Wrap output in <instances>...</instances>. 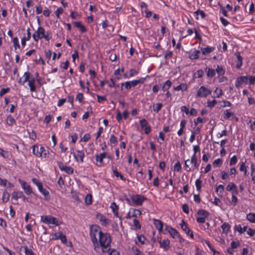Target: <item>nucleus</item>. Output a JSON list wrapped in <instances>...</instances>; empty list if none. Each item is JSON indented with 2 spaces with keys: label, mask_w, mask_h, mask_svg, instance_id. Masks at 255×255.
<instances>
[{
  "label": "nucleus",
  "mask_w": 255,
  "mask_h": 255,
  "mask_svg": "<svg viewBox=\"0 0 255 255\" xmlns=\"http://www.w3.org/2000/svg\"><path fill=\"white\" fill-rule=\"evenodd\" d=\"M98 248H94V251L100 253L101 251V248L102 253H108L110 250V246L111 243V237L109 234L107 233H102V235H100L98 239Z\"/></svg>",
  "instance_id": "nucleus-1"
},
{
  "label": "nucleus",
  "mask_w": 255,
  "mask_h": 255,
  "mask_svg": "<svg viewBox=\"0 0 255 255\" xmlns=\"http://www.w3.org/2000/svg\"><path fill=\"white\" fill-rule=\"evenodd\" d=\"M102 231L101 228L96 225H92L90 228V236L91 238L92 242L94 248H98V240L99 236L102 235Z\"/></svg>",
  "instance_id": "nucleus-2"
},
{
  "label": "nucleus",
  "mask_w": 255,
  "mask_h": 255,
  "mask_svg": "<svg viewBox=\"0 0 255 255\" xmlns=\"http://www.w3.org/2000/svg\"><path fill=\"white\" fill-rule=\"evenodd\" d=\"M130 199L134 205L141 206L143 202L147 199L142 195L136 194L130 196Z\"/></svg>",
  "instance_id": "nucleus-3"
},
{
  "label": "nucleus",
  "mask_w": 255,
  "mask_h": 255,
  "mask_svg": "<svg viewBox=\"0 0 255 255\" xmlns=\"http://www.w3.org/2000/svg\"><path fill=\"white\" fill-rule=\"evenodd\" d=\"M211 94V91L204 86H201L198 90L196 97L206 98Z\"/></svg>",
  "instance_id": "nucleus-4"
},
{
  "label": "nucleus",
  "mask_w": 255,
  "mask_h": 255,
  "mask_svg": "<svg viewBox=\"0 0 255 255\" xmlns=\"http://www.w3.org/2000/svg\"><path fill=\"white\" fill-rule=\"evenodd\" d=\"M41 221L46 224H52L56 226L59 225L56 218L51 216H42Z\"/></svg>",
  "instance_id": "nucleus-5"
},
{
  "label": "nucleus",
  "mask_w": 255,
  "mask_h": 255,
  "mask_svg": "<svg viewBox=\"0 0 255 255\" xmlns=\"http://www.w3.org/2000/svg\"><path fill=\"white\" fill-rule=\"evenodd\" d=\"M45 29L43 27L40 26L37 30L33 34L32 37L34 41L37 42L39 39L43 38Z\"/></svg>",
  "instance_id": "nucleus-6"
},
{
  "label": "nucleus",
  "mask_w": 255,
  "mask_h": 255,
  "mask_svg": "<svg viewBox=\"0 0 255 255\" xmlns=\"http://www.w3.org/2000/svg\"><path fill=\"white\" fill-rule=\"evenodd\" d=\"M181 229L185 232V234L189 236L191 238H193L194 235L192 231L189 228L187 223L182 220L181 223L180 224Z\"/></svg>",
  "instance_id": "nucleus-7"
},
{
  "label": "nucleus",
  "mask_w": 255,
  "mask_h": 255,
  "mask_svg": "<svg viewBox=\"0 0 255 255\" xmlns=\"http://www.w3.org/2000/svg\"><path fill=\"white\" fill-rule=\"evenodd\" d=\"M165 230L167 231L174 239H177V237H179V233L176 229L172 228L171 227L166 225Z\"/></svg>",
  "instance_id": "nucleus-8"
},
{
  "label": "nucleus",
  "mask_w": 255,
  "mask_h": 255,
  "mask_svg": "<svg viewBox=\"0 0 255 255\" xmlns=\"http://www.w3.org/2000/svg\"><path fill=\"white\" fill-rule=\"evenodd\" d=\"M58 165L61 170L64 171L68 174H71L73 172L72 168L64 165L62 162H58Z\"/></svg>",
  "instance_id": "nucleus-9"
},
{
  "label": "nucleus",
  "mask_w": 255,
  "mask_h": 255,
  "mask_svg": "<svg viewBox=\"0 0 255 255\" xmlns=\"http://www.w3.org/2000/svg\"><path fill=\"white\" fill-rule=\"evenodd\" d=\"M248 77L247 76H241L238 77L235 82V86L237 88L240 87L243 83H248Z\"/></svg>",
  "instance_id": "nucleus-10"
},
{
  "label": "nucleus",
  "mask_w": 255,
  "mask_h": 255,
  "mask_svg": "<svg viewBox=\"0 0 255 255\" xmlns=\"http://www.w3.org/2000/svg\"><path fill=\"white\" fill-rule=\"evenodd\" d=\"M44 147L41 146L39 148L38 146L34 145L33 146V153L37 157L42 156V150Z\"/></svg>",
  "instance_id": "nucleus-11"
},
{
  "label": "nucleus",
  "mask_w": 255,
  "mask_h": 255,
  "mask_svg": "<svg viewBox=\"0 0 255 255\" xmlns=\"http://www.w3.org/2000/svg\"><path fill=\"white\" fill-rule=\"evenodd\" d=\"M54 236L55 237V239H60L61 241V242L64 244H66L67 243L66 237L65 235L62 234L61 232L55 233Z\"/></svg>",
  "instance_id": "nucleus-12"
},
{
  "label": "nucleus",
  "mask_w": 255,
  "mask_h": 255,
  "mask_svg": "<svg viewBox=\"0 0 255 255\" xmlns=\"http://www.w3.org/2000/svg\"><path fill=\"white\" fill-rule=\"evenodd\" d=\"M159 243L161 248L164 249L165 250H168L170 244V241L168 239H167L163 241H160Z\"/></svg>",
  "instance_id": "nucleus-13"
},
{
  "label": "nucleus",
  "mask_w": 255,
  "mask_h": 255,
  "mask_svg": "<svg viewBox=\"0 0 255 255\" xmlns=\"http://www.w3.org/2000/svg\"><path fill=\"white\" fill-rule=\"evenodd\" d=\"M201 52L200 50L194 49V50L191 52L189 55V58L191 60L198 59L200 56Z\"/></svg>",
  "instance_id": "nucleus-14"
},
{
  "label": "nucleus",
  "mask_w": 255,
  "mask_h": 255,
  "mask_svg": "<svg viewBox=\"0 0 255 255\" xmlns=\"http://www.w3.org/2000/svg\"><path fill=\"white\" fill-rule=\"evenodd\" d=\"M153 224L155 226V228L159 231V232H161L163 229V223L161 221L158 219H153Z\"/></svg>",
  "instance_id": "nucleus-15"
},
{
  "label": "nucleus",
  "mask_w": 255,
  "mask_h": 255,
  "mask_svg": "<svg viewBox=\"0 0 255 255\" xmlns=\"http://www.w3.org/2000/svg\"><path fill=\"white\" fill-rule=\"evenodd\" d=\"M110 158V156L107 154L106 152H103L102 153L97 154L96 156V161L100 163L102 162L103 158Z\"/></svg>",
  "instance_id": "nucleus-16"
},
{
  "label": "nucleus",
  "mask_w": 255,
  "mask_h": 255,
  "mask_svg": "<svg viewBox=\"0 0 255 255\" xmlns=\"http://www.w3.org/2000/svg\"><path fill=\"white\" fill-rule=\"evenodd\" d=\"M97 219L100 221V222L102 223L103 225H107L109 224L108 220L107 218H106L105 216L102 214H98L97 216Z\"/></svg>",
  "instance_id": "nucleus-17"
},
{
  "label": "nucleus",
  "mask_w": 255,
  "mask_h": 255,
  "mask_svg": "<svg viewBox=\"0 0 255 255\" xmlns=\"http://www.w3.org/2000/svg\"><path fill=\"white\" fill-rule=\"evenodd\" d=\"M21 186L26 194H30L32 193V191L30 186L28 185L26 183L23 182L21 184Z\"/></svg>",
  "instance_id": "nucleus-18"
},
{
  "label": "nucleus",
  "mask_w": 255,
  "mask_h": 255,
  "mask_svg": "<svg viewBox=\"0 0 255 255\" xmlns=\"http://www.w3.org/2000/svg\"><path fill=\"white\" fill-rule=\"evenodd\" d=\"M235 54L237 58L236 67L240 69L243 65V59L239 52L236 53Z\"/></svg>",
  "instance_id": "nucleus-19"
},
{
  "label": "nucleus",
  "mask_w": 255,
  "mask_h": 255,
  "mask_svg": "<svg viewBox=\"0 0 255 255\" xmlns=\"http://www.w3.org/2000/svg\"><path fill=\"white\" fill-rule=\"evenodd\" d=\"M187 85L186 83H181L176 87H174L173 89L175 91H186L187 90Z\"/></svg>",
  "instance_id": "nucleus-20"
},
{
  "label": "nucleus",
  "mask_w": 255,
  "mask_h": 255,
  "mask_svg": "<svg viewBox=\"0 0 255 255\" xmlns=\"http://www.w3.org/2000/svg\"><path fill=\"white\" fill-rule=\"evenodd\" d=\"M215 48L214 47L207 46L205 48H202L201 51L203 55H206L213 51L215 50Z\"/></svg>",
  "instance_id": "nucleus-21"
},
{
  "label": "nucleus",
  "mask_w": 255,
  "mask_h": 255,
  "mask_svg": "<svg viewBox=\"0 0 255 255\" xmlns=\"http://www.w3.org/2000/svg\"><path fill=\"white\" fill-rule=\"evenodd\" d=\"M190 163H193L194 164V167L196 169H198L199 166V163L198 162L197 158L195 154H194L191 157V160L190 161Z\"/></svg>",
  "instance_id": "nucleus-22"
},
{
  "label": "nucleus",
  "mask_w": 255,
  "mask_h": 255,
  "mask_svg": "<svg viewBox=\"0 0 255 255\" xmlns=\"http://www.w3.org/2000/svg\"><path fill=\"white\" fill-rule=\"evenodd\" d=\"M28 85L30 88L31 92H34L35 91L36 87L35 86V79L34 78H31L28 81Z\"/></svg>",
  "instance_id": "nucleus-23"
},
{
  "label": "nucleus",
  "mask_w": 255,
  "mask_h": 255,
  "mask_svg": "<svg viewBox=\"0 0 255 255\" xmlns=\"http://www.w3.org/2000/svg\"><path fill=\"white\" fill-rule=\"evenodd\" d=\"M172 85V83L170 80H167L165 82L163 83V85L162 86V90L163 91L165 92L168 91V90L170 88Z\"/></svg>",
  "instance_id": "nucleus-24"
},
{
  "label": "nucleus",
  "mask_w": 255,
  "mask_h": 255,
  "mask_svg": "<svg viewBox=\"0 0 255 255\" xmlns=\"http://www.w3.org/2000/svg\"><path fill=\"white\" fill-rule=\"evenodd\" d=\"M30 73L29 72H25L23 75V77H24L23 81H22L21 78H20L18 81L19 83H20L22 85H23L26 82L29 80V78L30 77Z\"/></svg>",
  "instance_id": "nucleus-25"
},
{
  "label": "nucleus",
  "mask_w": 255,
  "mask_h": 255,
  "mask_svg": "<svg viewBox=\"0 0 255 255\" xmlns=\"http://www.w3.org/2000/svg\"><path fill=\"white\" fill-rule=\"evenodd\" d=\"M248 229L247 226H244L243 228L241 225H236L235 227V231H238L240 234H242L246 232Z\"/></svg>",
  "instance_id": "nucleus-26"
},
{
  "label": "nucleus",
  "mask_w": 255,
  "mask_h": 255,
  "mask_svg": "<svg viewBox=\"0 0 255 255\" xmlns=\"http://www.w3.org/2000/svg\"><path fill=\"white\" fill-rule=\"evenodd\" d=\"M93 197L91 194H87L85 199V203L86 205L89 206L92 204Z\"/></svg>",
  "instance_id": "nucleus-27"
},
{
  "label": "nucleus",
  "mask_w": 255,
  "mask_h": 255,
  "mask_svg": "<svg viewBox=\"0 0 255 255\" xmlns=\"http://www.w3.org/2000/svg\"><path fill=\"white\" fill-rule=\"evenodd\" d=\"M23 196L22 192L14 191L12 194V198L15 200H17L19 198Z\"/></svg>",
  "instance_id": "nucleus-28"
},
{
  "label": "nucleus",
  "mask_w": 255,
  "mask_h": 255,
  "mask_svg": "<svg viewBox=\"0 0 255 255\" xmlns=\"http://www.w3.org/2000/svg\"><path fill=\"white\" fill-rule=\"evenodd\" d=\"M206 72L207 73V76L208 77L212 78V77H214L216 74L215 70L210 68H206Z\"/></svg>",
  "instance_id": "nucleus-29"
},
{
  "label": "nucleus",
  "mask_w": 255,
  "mask_h": 255,
  "mask_svg": "<svg viewBox=\"0 0 255 255\" xmlns=\"http://www.w3.org/2000/svg\"><path fill=\"white\" fill-rule=\"evenodd\" d=\"M230 228L231 227L230 225L227 223H224L221 226V228L223 230V233L226 234H227L228 232L230 231Z\"/></svg>",
  "instance_id": "nucleus-30"
},
{
  "label": "nucleus",
  "mask_w": 255,
  "mask_h": 255,
  "mask_svg": "<svg viewBox=\"0 0 255 255\" xmlns=\"http://www.w3.org/2000/svg\"><path fill=\"white\" fill-rule=\"evenodd\" d=\"M130 211L132 213L131 216L134 217H138L141 214V211L138 209L130 208Z\"/></svg>",
  "instance_id": "nucleus-31"
},
{
  "label": "nucleus",
  "mask_w": 255,
  "mask_h": 255,
  "mask_svg": "<svg viewBox=\"0 0 255 255\" xmlns=\"http://www.w3.org/2000/svg\"><path fill=\"white\" fill-rule=\"evenodd\" d=\"M199 217H208L209 216V213L205 210H199L197 212Z\"/></svg>",
  "instance_id": "nucleus-32"
},
{
  "label": "nucleus",
  "mask_w": 255,
  "mask_h": 255,
  "mask_svg": "<svg viewBox=\"0 0 255 255\" xmlns=\"http://www.w3.org/2000/svg\"><path fill=\"white\" fill-rule=\"evenodd\" d=\"M9 194L8 193L6 190H5L3 193L2 202L3 203H6L9 199Z\"/></svg>",
  "instance_id": "nucleus-33"
},
{
  "label": "nucleus",
  "mask_w": 255,
  "mask_h": 255,
  "mask_svg": "<svg viewBox=\"0 0 255 255\" xmlns=\"http://www.w3.org/2000/svg\"><path fill=\"white\" fill-rule=\"evenodd\" d=\"M39 191L45 197L46 200H48L50 198L49 193L48 190L43 188L39 189Z\"/></svg>",
  "instance_id": "nucleus-34"
},
{
  "label": "nucleus",
  "mask_w": 255,
  "mask_h": 255,
  "mask_svg": "<svg viewBox=\"0 0 255 255\" xmlns=\"http://www.w3.org/2000/svg\"><path fill=\"white\" fill-rule=\"evenodd\" d=\"M215 71L218 73L219 76L223 75L225 73V69L222 66L219 65H217Z\"/></svg>",
  "instance_id": "nucleus-35"
},
{
  "label": "nucleus",
  "mask_w": 255,
  "mask_h": 255,
  "mask_svg": "<svg viewBox=\"0 0 255 255\" xmlns=\"http://www.w3.org/2000/svg\"><path fill=\"white\" fill-rule=\"evenodd\" d=\"M247 219L251 223H255V213L248 214Z\"/></svg>",
  "instance_id": "nucleus-36"
},
{
  "label": "nucleus",
  "mask_w": 255,
  "mask_h": 255,
  "mask_svg": "<svg viewBox=\"0 0 255 255\" xmlns=\"http://www.w3.org/2000/svg\"><path fill=\"white\" fill-rule=\"evenodd\" d=\"M251 176L253 182L255 183V168L253 163L251 165Z\"/></svg>",
  "instance_id": "nucleus-37"
},
{
  "label": "nucleus",
  "mask_w": 255,
  "mask_h": 255,
  "mask_svg": "<svg viewBox=\"0 0 255 255\" xmlns=\"http://www.w3.org/2000/svg\"><path fill=\"white\" fill-rule=\"evenodd\" d=\"M224 118L225 119H228L231 117L233 116L234 115V113L230 112V110H225L224 112Z\"/></svg>",
  "instance_id": "nucleus-38"
},
{
  "label": "nucleus",
  "mask_w": 255,
  "mask_h": 255,
  "mask_svg": "<svg viewBox=\"0 0 255 255\" xmlns=\"http://www.w3.org/2000/svg\"><path fill=\"white\" fill-rule=\"evenodd\" d=\"M236 186V184L233 182H230L226 187V189L228 191H231Z\"/></svg>",
  "instance_id": "nucleus-39"
},
{
  "label": "nucleus",
  "mask_w": 255,
  "mask_h": 255,
  "mask_svg": "<svg viewBox=\"0 0 255 255\" xmlns=\"http://www.w3.org/2000/svg\"><path fill=\"white\" fill-rule=\"evenodd\" d=\"M223 161L220 158H218L215 160L213 163V165L214 167H218L222 165Z\"/></svg>",
  "instance_id": "nucleus-40"
},
{
  "label": "nucleus",
  "mask_w": 255,
  "mask_h": 255,
  "mask_svg": "<svg viewBox=\"0 0 255 255\" xmlns=\"http://www.w3.org/2000/svg\"><path fill=\"white\" fill-rule=\"evenodd\" d=\"M92 114V111L91 108H90L88 110L87 112H86L82 117V119L83 120H86L90 116V114Z\"/></svg>",
  "instance_id": "nucleus-41"
},
{
  "label": "nucleus",
  "mask_w": 255,
  "mask_h": 255,
  "mask_svg": "<svg viewBox=\"0 0 255 255\" xmlns=\"http://www.w3.org/2000/svg\"><path fill=\"white\" fill-rule=\"evenodd\" d=\"M162 107V104L161 103H158L156 104L155 107H153V111L155 113H158L161 109Z\"/></svg>",
  "instance_id": "nucleus-42"
},
{
  "label": "nucleus",
  "mask_w": 255,
  "mask_h": 255,
  "mask_svg": "<svg viewBox=\"0 0 255 255\" xmlns=\"http://www.w3.org/2000/svg\"><path fill=\"white\" fill-rule=\"evenodd\" d=\"M13 43L14 44L15 50H16L17 48L20 47V45L18 42V39L17 37H14L13 38Z\"/></svg>",
  "instance_id": "nucleus-43"
},
{
  "label": "nucleus",
  "mask_w": 255,
  "mask_h": 255,
  "mask_svg": "<svg viewBox=\"0 0 255 255\" xmlns=\"http://www.w3.org/2000/svg\"><path fill=\"white\" fill-rule=\"evenodd\" d=\"M240 245L239 241H233L231 243V248L233 249H237L240 246Z\"/></svg>",
  "instance_id": "nucleus-44"
},
{
  "label": "nucleus",
  "mask_w": 255,
  "mask_h": 255,
  "mask_svg": "<svg viewBox=\"0 0 255 255\" xmlns=\"http://www.w3.org/2000/svg\"><path fill=\"white\" fill-rule=\"evenodd\" d=\"M202 181L200 179H198L195 181V185L198 191H200L201 189Z\"/></svg>",
  "instance_id": "nucleus-45"
},
{
  "label": "nucleus",
  "mask_w": 255,
  "mask_h": 255,
  "mask_svg": "<svg viewBox=\"0 0 255 255\" xmlns=\"http://www.w3.org/2000/svg\"><path fill=\"white\" fill-rule=\"evenodd\" d=\"M207 103V107H209L210 108H212L213 107H214L215 105L216 104L217 101L216 100H213L211 101H208Z\"/></svg>",
  "instance_id": "nucleus-46"
},
{
  "label": "nucleus",
  "mask_w": 255,
  "mask_h": 255,
  "mask_svg": "<svg viewBox=\"0 0 255 255\" xmlns=\"http://www.w3.org/2000/svg\"><path fill=\"white\" fill-rule=\"evenodd\" d=\"M133 225L136 228V229H137L138 230H140L141 229V226L139 221L137 219H134L133 220Z\"/></svg>",
  "instance_id": "nucleus-47"
},
{
  "label": "nucleus",
  "mask_w": 255,
  "mask_h": 255,
  "mask_svg": "<svg viewBox=\"0 0 255 255\" xmlns=\"http://www.w3.org/2000/svg\"><path fill=\"white\" fill-rule=\"evenodd\" d=\"M15 122L14 119L11 116H9L7 118V124L8 125H12V124Z\"/></svg>",
  "instance_id": "nucleus-48"
},
{
  "label": "nucleus",
  "mask_w": 255,
  "mask_h": 255,
  "mask_svg": "<svg viewBox=\"0 0 255 255\" xmlns=\"http://www.w3.org/2000/svg\"><path fill=\"white\" fill-rule=\"evenodd\" d=\"M214 93L216 94L215 97L219 98L223 94L222 90L220 89L216 88L214 91Z\"/></svg>",
  "instance_id": "nucleus-49"
},
{
  "label": "nucleus",
  "mask_w": 255,
  "mask_h": 255,
  "mask_svg": "<svg viewBox=\"0 0 255 255\" xmlns=\"http://www.w3.org/2000/svg\"><path fill=\"white\" fill-rule=\"evenodd\" d=\"M123 86H125V87L127 89H130L132 87L131 85H130V81H127L125 83H122V86H121V90H123Z\"/></svg>",
  "instance_id": "nucleus-50"
},
{
  "label": "nucleus",
  "mask_w": 255,
  "mask_h": 255,
  "mask_svg": "<svg viewBox=\"0 0 255 255\" xmlns=\"http://www.w3.org/2000/svg\"><path fill=\"white\" fill-rule=\"evenodd\" d=\"M110 208L112 209L113 212H116L118 211L119 207L115 202H113L111 204Z\"/></svg>",
  "instance_id": "nucleus-51"
},
{
  "label": "nucleus",
  "mask_w": 255,
  "mask_h": 255,
  "mask_svg": "<svg viewBox=\"0 0 255 255\" xmlns=\"http://www.w3.org/2000/svg\"><path fill=\"white\" fill-rule=\"evenodd\" d=\"M32 181L34 183H35L37 185V186L38 188V190H39V189H40V188H42V187L43 186L42 184L40 182L38 181L36 179L33 178Z\"/></svg>",
  "instance_id": "nucleus-52"
},
{
  "label": "nucleus",
  "mask_w": 255,
  "mask_h": 255,
  "mask_svg": "<svg viewBox=\"0 0 255 255\" xmlns=\"http://www.w3.org/2000/svg\"><path fill=\"white\" fill-rule=\"evenodd\" d=\"M91 136L90 134L86 133L84 135L83 137L81 138V141L86 142L90 139Z\"/></svg>",
  "instance_id": "nucleus-53"
},
{
  "label": "nucleus",
  "mask_w": 255,
  "mask_h": 255,
  "mask_svg": "<svg viewBox=\"0 0 255 255\" xmlns=\"http://www.w3.org/2000/svg\"><path fill=\"white\" fill-rule=\"evenodd\" d=\"M247 232V234L251 237H253L255 236V230L252 229V228H249L248 230L246 231Z\"/></svg>",
  "instance_id": "nucleus-54"
},
{
  "label": "nucleus",
  "mask_w": 255,
  "mask_h": 255,
  "mask_svg": "<svg viewBox=\"0 0 255 255\" xmlns=\"http://www.w3.org/2000/svg\"><path fill=\"white\" fill-rule=\"evenodd\" d=\"M139 124L141 128L146 127L148 124L147 121L144 119L140 120L139 122Z\"/></svg>",
  "instance_id": "nucleus-55"
},
{
  "label": "nucleus",
  "mask_w": 255,
  "mask_h": 255,
  "mask_svg": "<svg viewBox=\"0 0 255 255\" xmlns=\"http://www.w3.org/2000/svg\"><path fill=\"white\" fill-rule=\"evenodd\" d=\"M110 141L112 144H117L118 143L117 138L114 134L111 135Z\"/></svg>",
  "instance_id": "nucleus-56"
},
{
  "label": "nucleus",
  "mask_w": 255,
  "mask_h": 255,
  "mask_svg": "<svg viewBox=\"0 0 255 255\" xmlns=\"http://www.w3.org/2000/svg\"><path fill=\"white\" fill-rule=\"evenodd\" d=\"M237 162V158L236 155H234L230 159V165L231 166L235 165Z\"/></svg>",
  "instance_id": "nucleus-57"
},
{
  "label": "nucleus",
  "mask_w": 255,
  "mask_h": 255,
  "mask_svg": "<svg viewBox=\"0 0 255 255\" xmlns=\"http://www.w3.org/2000/svg\"><path fill=\"white\" fill-rule=\"evenodd\" d=\"M174 170L177 171H180L181 170V165L179 161H177L174 166Z\"/></svg>",
  "instance_id": "nucleus-58"
},
{
  "label": "nucleus",
  "mask_w": 255,
  "mask_h": 255,
  "mask_svg": "<svg viewBox=\"0 0 255 255\" xmlns=\"http://www.w3.org/2000/svg\"><path fill=\"white\" fill-rule=\"evenodd\" d=\"M10 90L9 88H2L0 91V97H2L3 95L8 93Z\"/></svg>",
  "instance_id": "nucleus-59"
},
{
  "label": "nucleus",
  "mask_w": 255,
  "mask_h": 255,
  "mask_svg": "<svg viewBox=\"0 0 255 255\" xmlns=\"http://www.w3.org/2000/svg\"><path fill=\"white\" fill-rule=\"evenodd\" d=\"M230 202L234 205L236 206L238 202V198L237 197L234 195H232V200Z\"/></svg>",
  "instance_id": "nucleus-60"
},
{
  "label": "nucleus",
  "mask_w": 255,
  "mask_h": 255,
  "mask_svg": "<svg viewBox=\"0 0 255 255\" xmlns=\"http://www.w3.org/2000/svg\"><path fill=\"white\" fill-rule=\"evenodd\" d=\"M224 190V187L223 185H219L216 188V191L217 192L223 193Z\"/></svg>",
  "instance_id": "nucleus-61"
},
{
  "label": "nucleus",
  "mask_w": 255,
  "mask_h": 255,
  "mask_svg": "<svg viewBox=\"0 0 255 255\" xmlns=\"http://www.w3.org/2000/svg\"><path fill=\"white\" fill-rule=\"evenodd\" d=\"M182 210L185 213L187 214H189V206L187 204H184L182 205Z\"/></svg>",
  "instance_id": "nucleus-62"
},
{
  "label": "nucleus",
  "mask_w": 255,
  "mask_h": 255,
  "mask_svg": "<svg viewBox=\"0 0 255 255\" xmlns=\"http://www.w3.org/2000/svg\"><path fill=\"white\" fill-rule=\"evenodd\" d=\"M25 255H34L32 250L29 249L27 247L24 248Z\"/></svg>",
  "instance_id": "nucleus-63"
},
{
  "label": "nucleus",
  "mask_w": 255,
  "mask_h": 255,
  "mask_svg": "<svg viewBox=\"0 0 255 255\" xmlns=\"http://www.w3.org/2000/svg\"><path fill=\"white\" fill-rule=\"evenodd\" d=\"M248 80L249 81V84L250 85H254L255 83V76H250L248 78Z\"/></svg>",
  "instance_id": "nucleus-64"
}]
</instances>
